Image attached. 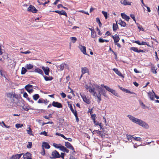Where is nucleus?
Segmentation results:
<instances>
[{"label": "nucleus", "mask_w": 159, "mask_h": 159, "mask_svg": "<svg viewBox=\"0 0 159 159\" xmlns=\"http://www.w3.org/2000/svg\"><path fill=\"white\" fill-rule=\"evenodd\" d=\"M67 103H68V107H69V108H70V109L71 110V112H72V113L74 115H75V113H77V112L76 111L75 109L74 110L73 109L72 106L71 104L70 103V102H68Z\"/></svg>", "instance_id": "obj_19"}, {"label": "nucleus", "mask_w": 159, "mask_h": 159, "mask_svg": "<svg viewBox=\"0 0 159 159\" xmlns=\"http://www.w3.org/2000/svg\"><path fill=\"white\" fill-rule=\"evenodd\" d=\"M65 148V147L64 146L61 145L60 146V147L59 148L61 151L63 152Z\"/></svg>", "instance_id": "obj_52"}, {"label": "nucleus", "mask_w": 159, "mask_h": 159, "mask_svg": "<svg viewBox=\"0 0 159 159\" xmlns=\"http://www.w3.org/2000/svg\"><path fill=\"white\" fill-rule=\"evenodd\" d=\"M140 104H141V106H142V107L143 108L145 109L146 108H147L148 107L147 106H146L143 103V102H141Z\"/></svg>", "instance_id": "obj_54"}, {"label": "nucleus", "mask_w": 159, "mask_h": 159, "mask_svg": "<svg viewBox=\"0 0 159 159\" xmlns=\"http://www.w3.org/2000/svg\"><path fill=\"white\" fill-rule=\"evenodd\" d=\"M65 67H68V65L64 63L61 64L59 66V68L60 69L59 70L61 71L63 70H64Z\"/></svg>", "instance_id": "obj_25"}, {"label": "nucleus", "mask_w": 159, "mask_h": 159, "mask_svg": "<svg viewBox=\"0 0 159 159\" xmlns=\"http://www.w3.org/2000/svg\"><path fill=\"white\" fill-rule=\"evenodd\" d=\"M23 154V153H21L20 154L13 155L10 157L9 159H19L20 158L21 156Z\"/></svg>", "instance_id": "obj_16"}, {"label": "nucleus", "mask_w": 159, "mask_h": 159, "mask_svg": "<svg viewBox=\"0 0 159 159\" xmlns=\"http://www.w3.org/2000/svg\"><path fill=\"white\" fill-rule=\"evenodd\" d=\"M50 157L51 159L60 158V154L57 150H55L52 152V157Z\"/></svg>", "instance_id": "obj_4"}, {"label": "nucleus", "mask_w": 159, "mask_h": 159, "mask_svg": "<svg viewBox=\"0 0 159 159\" xmlns=\"http://www.w3.org/2000/svg\"><path fill=\"white\" fill-rule=\"evenodd\" d=\"M111 37L114 39V43L118 42L120 40L119 35L117 34H116L114 35H111Z\"/></svg>", "instance_id": "obj_9"}, {"label": "nucleus", "mask_w": 159, "mask_h": 159, "mask_svg": "<svg viewBox=\"0 0 159 159\" xmlns=\"http://www.w3.org/2000/svg\"><path fill=\"white\" fill-rule=\"evenodd\" d=\"M26 68L28 70H30L32 69L33 67V66L31 64H26Z\"/></svg>", "instance_id": "obj_34"}, {"label": "nucleus", "mask_w": 159, "mask_h": 159, "mask_svg": "<svg viewBox=\"0 0 159 159\" xmlns=\"http://www.w3.org/2000/svg\"><path fill=\"white\" fill-rule=\"evenodd\" d=\"M33 86L31 85L28 84L26 85L25 87V89L29 93H32L33 91V89H31Z\"/></svg>", "instance_id": "obj_13"}, {"label": "nucleus", "mask_w": 159, "mask_h": 159, "mask_svg": "<svg viewBox=\"0 0 159 159\" xmlns=\"http://www.w3.org/2000/svg\"><path fill=\"white\" fill-rule=\"evenodd\" d=\"M65 146L67 148L69 149H70L73 150V152H75V151L74 150V148L70 143L68 142H65Z\"/></svg>", "instance_id": "obj_10"}, {"label": "nucleus", "mask_w": 159, "mask_h": 159, "mask_svg": "<svg viewBox=\"0 0 159 159\" xmlns=\"http://www.w3.org/2000/svg\"><path fill=\"white\" fill-rule=\"evenodd\" d=\"M27 131L28 134H29L31 135L34 136L33 134L32 133V130H27Z\"/></svg>", "instance_id": "obj_51"}, {"label": "nucleus", "mask_w": 159, "mask_h": 159, "mask_svg": "<svg viewBox=\"0 0 159 159\" xmlns=\"http://www.w3.org/2000/svg\"><path fill=\"white\" fill-rule=\"evenodd\" d=\"M113 70L114 71V72L116 73V74L120 76H122V75L121 72L119 71L118 69L114 68L113 69Z\"/></svg>", "instance_id": "obj_29"}, {"label": "nucleus", "mask_w": 159, "mask_h": 159, "mask_svg": "<svg viewBox=\"0 0 159 159\" xmlns=\"http://www.w3.org/2000/svg\"><path fill=\"white\" fill-rule=\"evenodd\" d=\"M97 36V34L95 31H94L93 32H92L91 37L92 38H96Z\"/></svg>", "instance_id": "obj_41"}, {"label": "nucleus", "mask_w": 159, "mask_h": 159, "mask_svg": "<svg viewBox=\"0 0 159 159\" xmlns=\"http://www.w3.org/2000/svg\"><path fill=\"white\" fill-rule=\"evenodd\" d=\"M39 134L44 135L46 136H48V135L47 134V133L45 131L40 133Z\"/></svg>", "instance_id": "obj_43"}, {"label": "nucleus", "mask_w": 159, "mask_h": 159, "mask_svg": "<svg viewBox=\"0 0 159 159\" xmlns=\"http://www.w3.org/2000/svg\"><path fill=\"white\" fill-rule=\"evenodd\" d=\"M23 96L25 98H26L28 100H30V98H29L28 97V95L27 93L26 92H25L24 93Z\"/></svg>", "instance_id": "obj_49"}, {"label": "nucleus", "mask_w": 159, "mask_h": 159, "mask_svg": "<svg viewBox=\"0 0 159 159\" xmlns=\"http://www.w3.org/2000/svg\"><path fill=\"white\" fill-rule=\"evenodd\" d=\"M102 92L101 91H98V95H97V96L96 97H97L98 100V103H99L100 102V101H101L102 99L101 98V93Z\"/></svg>", "instance_id": "obj_28"}, {"label": "nucleus", "mask_w": 159, "mask_h": 159, "mask_svg": "<svg viewBox=\"0 0 159 159\" xmlns=\"http://www.w3.org/2000/svg\"><path fill=\"white\" fill-rule=\"evenodd\" d=\"M105 89L106 90L111 92L115 96H117V93L116 92L115 90L111 89L109 87H105Z\"/></svg>", "instance_id": "obj_11"}, {"label": "nucleus", "mask_w": 159, "mask_h": 159, "mask_svg": "<svg viewBox=\"0 0 159 159\" xmlns=\"http://www.w3.org/2000/svg\"><path fill=\"white\" fill-rule=\"evenodd\" d=\"M127 116L132 122L142 126L144 128L148 129L149 128L148 124L142 120L136 118L130 115H128Z\"/></svg>", "instance_id": "obj_1"}, {"label": "nucleus", "mask_w": 159, "mask_h": 159, "mask_svg": "<svg viewBox=\"0 0 159 159\" xmlns=\"http://www.w3.org/2000/svg\"><path fill=\"white\" fill-rule=\"evenodd\" d=\"M54 12L59 14L60 15H63L65 16L66 17H67V13L66 11L64 10H61V11L56 10Z\"/></svg>", "instance_id": "obj_18"}, {"label": "nucleus", "mask_w": 159, "mask_h": 159, "mask_svg": "<svg viewBox=\"0 0 159 159\" xmlns=\"http://www.w3.org/2000/svg\"><path fill=\"white\" fill-rule=\"evenodd\" d=\"M118 28V25L116 22V24L113 23V30L114 31H116L117 30Z\"/></svg>", "instance_id": "obj_30"}, {"label": "nucleus", "mask_w": 159, "mask_h": 159, "mask_svg": "<svg viewBox=\"0 0 159 159\" xmlns=\"http://www.w3.org/2000/svg\"><path fill=\"white\" fill-rule=\"evenodd\" d=\"M132 137V138H133L134 140L138 141H142L140 137H133L131 136L130 137Z\"/></svg>", "instance_id": "obj_37"}, {"label": "nucleus", "mask_w": 159, "mask_h": 159, "mask_svg": "<svg viewBox=\"0 0 159 159\" xmlns=\"http://www.w3.org/2000/svg\"><path fill=\"white\" fill-rule=\"evenodd\" d=\"M27 146V148H31L32 146V143L31 142H29Z\"/></svg>", "instance_id": "obj_50"}, {"label": "nucleus", "mask_w": 159, "mask_h": 159, "mask_svg": "<svg viewBox=\"0 0 159 159\" xmlns=\"http://www.w3.org/2000/svg\"><path fill=\"white\" fill-rule=\"evenodd\" d=\"M80 96L82 98L84 102L87 104H89L91 103V101L90 99L88 98L84 94H80Z\"/></svg>", "instance_id": "obj_7"}, {"label": "nucleus", "mask_w": 159, "mask_h": 159, "mask_svg": "<svg viewBox=\"0 0 159 159\" xmlns=\"http://www.w3.org/2000/svg\"><path fill=\"white\" fill-rule=\"evenodd\" d=\"M93 122L94 124L95 125H99V126H100L101 129H102V125H101V124H102L101 123H99L98 122L97 123L96 122V121L95 120V121H93Z\"/></svg>", "instance_id": "obj_46"}, {"label": "nucleus", "mask_w": 159, "mask_h": 159, "mask_svg": "<svg viewBox=\"0 0 159 159\" xmlns=\"http://www.w3.org/2000/svg\"><path fill=\"white\" fill-rule=\"evenodd\" d=\"M98 41L100 43H102L104 42V39L101 38H99L98 39Z\"/></svg>", "instance_id": "obj_62"}, {"label": "nucleus", "mask_w": 159, "mask_h": 159, "mask_svg": "<svg viewBox=\"0 0 159 159\" xmlns=\"http://www.w3.org/2000/svg\"><path fill=\"white\" fill-rule=\"evenodd\" d=\"M27 71V70L25 68L23 67L22 68L21 74V75H24Z\"/></svg>", "instance_id": "obj_35"}, {"label": "nucleus", "mask_w": 159, "mask_h": 159, "mask_svg": "<svg viewBox=\"0 0 159 159\" xmlns=\"http://www.w3.org/2000/svg\"><path fill=\"white\" fill-rule=\"evenodd\" d=\"M41 153L43 156H44L45 155V150L44 148H42V151L41 152Z\"/></svg>", "instance_id": "obj_58"}, {"label": "nucleus", "mask_w": 159, "mask_h": 159, "mask_svg": "<svg viewBox=\"0 0 159 159\" xmlns=\"http://www.w3.org/2000/svg\"><path fill=\"white\" fill-rule=\"evenodd\" d=\"M157 69L156 68V67L154 66H152L151 68V71L154 74H156L157 72L156 70Z\"/></svg>", "instance_id": "obj_32"}, {"label": "nucleus", "mask_w": 159, "mask_h": 159, "mask_svg": "<svg viewBox=\"0 0 159 159\" xmlns=\"http://www.w3.org/2000/svg\"><path fill=\"white\" fill-rule=\"evenodd\" d=\"M85 88L87 90L89 91L90 93H92V95L93 96H97V93L94 90V88L92 89L90 86H89L87 84L85 85Z\"/></svg>", "instance_id": "obj_2"}, {"label": "nucleus", "mask_w": 159, "mask_h": 159, "mask_svg": "<svg viewBox=\"0 0 159 159\" xmlns=\"http://www.w3.org/2000/svg\"><path fill=\"white\" fill-rule=\"evenodd\" d=\"M91 117L92 120L93 121H95V120L96 119V115L95 114H92L91 115Z\"/></svg>", "instance_id": "obj_48"}, {"label": "nucleus", "mask_w": 159, "mask_h": 159, "mask_svg": "<svg viewBox=\"0 0 159 159\" xmlns=\"http://www.w3.org/2000/svg\"><path fill=\"white\" fill-rule=\"evenodd\" d=\"M52 105L54 107L58 108H61L62 107V106L61 103L53 101L52 103Z\"/></svg>", "instance_id": "obj_8"}, {"label": "nucleus", "mask_w": 159, "mask_h": 159, "mask_svg": "<svg viewBox=\"0 0 159 159\" xmlns=\"http://www.w3.org/2000/svg\"><path fill=\"white\" fill-rule=\"evenodd\" d=\"M34 72H37L42 75H43V71L41 69L39 68H37L35 69L34 70Z\"/></svg>", "instance_id": "obj_27"}, {"label": "nucleus", "mask_w": 159, "mask_h": 159, "mask_svg": "<svg viewBox=\"0 0 159 159\" xmlns=\"http://www.w3.org/2000/svg\"><path fill=\"white\" fill-rule=\"evenodd\" d=\"M115 45H116L119 48H120L121 47V46L120 44L119 43H118V42H116V43H115Z\"/></svg>", "instance_id": "obj_63"}, {"label": "nucleus", "mask_w": 159, "mask_h": 159, "mask_svg": "<svg viewBox=\"0 0 159 159\" xmlns=\"http://www.w3.org/2000/svg\"><path fill=\"white\" fill-rule=\"evenodd\" d=\"M42 148H45L46 149H49L50 148V146L48 143L47 142H43L42 145Z\"/></svg>", "instance_id": "obj_20"}, {"label": "nucleus", "mask_w": 159, "mask_h": 159, "mask_svg": "<svg viewBox=\"0 0 159 159\" xmlns=\"http://www.w3.org/2000/svg\"><path fill=\"white\" fill-rule=\"evenodd\" d=\"M33 97L34 100H37L39 98V96L38 94H36L33 95Z\"/></svg>", "instance_id": "obj_36"}, {"label": "nucleus", "mask_w": 159, "mask_h": 159, "mask_svg": "<svg viewBox=\"0 0 159 159\" xmlns=\"http://www.w3.org/2000/svg\"><path fill=\"white\" fill-rule=\"evenodd\" d=\"M79 12H82L83 13H84L85 14H86L87 15H89V13L88 12H86L83 10H81L79 11Z\"/></svg>", "instance_id": "obj_64"}, {"label": "nucleus", "mask_w": 159, "mask_h": 159, "mask_svg": "<svg viewBox=\"0 0 159 159\" xmlns=\"http://www.w3.org/2000/svg\"><path fill=\"white\" fill-rule=\"evenodd\" d=\"M22 124H17L15 126L16 128L18 129L20 128H21L23 126Z\"/></svg>", "instance_id": "obj_44"}, {"label": "nucleus", "mask_w": 159, "mask_h": 159, "mask_svg": "<svg viewBox=\"0 0 159 159\" xmlns=\"http://www.w3.org/2000/svg\"><path fill=\"white\" fill-rule=\"evenodd\" d=\"M130 16L133 20L135 22L136 21L135 16L134 15L131 14L130 15Z\"/></svg>", "instance_id": "obj_55"}, {"label": "nucleus", "mask_w": 159, "mask_h": 159, "mask_svg": "<svg viewBox=\"0 0 159 159\" xmlns=\"http://www.w3.org/2000/svg\"><path fill=\"white\" fill-rule=\"evenodd\" d=\"M23 155V157L24 159H32L31 158L32 154L29 152H27L25 154Z\"/></svg>", "instance_id": "obj_14"}, {"label": "nucleus", "mask_w": 159, "mask_h": 159, "mask_svg": "<svg viewBox=\"0 0 159 159\" xmlns=\"http://www.w3.org/2000/svg\"><path fill=\"white\" fill-rule=\"evenodd\" d=\"M42 68L45 74L46 75H49V73L50 71V70L49 68L48 67H47L46 68H45L44 66H42Z\"/></svg>", "instance_id": "obj_17"}, {"label": "nucleus", "mask_w": 159, "mask_h": 159, "mask_svg": "<svg viewBox=\"0 0 159 159\" xmlns=\"http://www.w3.org/2000/svg\"><path fill=\"white\" fill-rule=\"evenodd\" d=\"M105 89L106 90L111 92L115 96H117V93L116 92L115 90L111 89L109 87H105Z\"/></svg>", "instance_id": "obj_12"}, {"label": "nucleus", "mask_w": 159, "mask_h": 159, "mask_svg": "<svg viewBox=\"0 0 159 159\" xmlns=\"http://www.w3.org/2000/svg\"><path fill=\"white\" fill-rule=\"evenodd\" d=\"M27 11L29 12H31L33 13H37L38 10L34 7L30 5L27 9Z\"/></svg>", "instance_id": "obj_6"}, {"label": "nucleus", "mask_w": 159, "mask_h": 159, "mask_svg": "<svg viewBox=\"0 0 159 159\" xmlns=\"http://www.w3.org/2000/svg\"><path fill=\"white\" fill-rule=\"evenodd\" d=\"M52 145L54 147L57 148H59L60 146L61 145L60 144H57L55 143H53Z\"/></svg>", "instance_id": "obj_39"}, {"label": "nucleus", "mask_w": 159, "mask_h": 159, "mask_svg": "<svg viewBox=\"0 0 159 159\" xmlns=\"http://www.w3.org/2000/svg\"><path fill=\"white\" fill-rule=\"evenodd\" d=\"M79 48L81 52H82L84 54L87 55L86 52V47L84 46L81 45L79 47Z\"/></svg>", "instance_id": "obj_21"}, {"label": "nucleus", "mask_w": 159, "mask_h": 159, "mask_svg": "<svg viewBox=\"0 0 159 159\" xmlns=\"http://www.w3.org/2000/svg\"><path fill=\"white\" fill-rule=\"evenodd\" d=\"M121 16L122 18L126 21H128L130 19V17L129 16H127L124 13H121Z\"/></svg>", "instance_id": "obj_22"}, {"label": "nucleus", "mask_w": 159, "mask_h": 159, "mask_svg": "<svg viewBox=\"0 0 159 159\" xmlns=\"http://www.w3.org/2000/svg\"><path fill=\"white\" fill-rule=\"evenodd\" d=\"M21 53L24 54H28L31 53V52L30 51H27L26 52H21Z\"/></svg>", "instance_id": "obj_57"}, {"label": "nucleus", "mask_w": 159, "mask_h": 159, "mask_svg": "<svg viewBox=\"0 0 159 159\" xmlns=\"http://www.w3.org/2000/svg\"><path fill=\"white\" fill-rule=\"evenodd\" d=\"M102 13L103 15L105 17V19H106L107 18V12L102 11Z\"/></svg>", "instance_id": "obj_42"}, {"label": "nucleus", "mask_w": 159, "mask_h": 159, "mask_svg": "<svg viewBox=\"0 0 159 159\" xmlns=\"http://www.w3.org/2000/svg\"><path fill=\"white\" fill-rule=\"evenodd\" d=\"M44 102V99L43 98L39 99L38 101V102L39 103H43Z\"/></svg>", "instance_id": "obj_45"}, {"label": "nucleus", "mask_w": 159, "mask_h": 159, "mask_svg": "<svg viewBox=\"0 0 159 159\" xmlns=\"http://www.w3.org/2000/svg\"><path fill=\"white\" fill-rule=\"evenodd\" d=\"M61 95L63 98H65L66 96V94L63 92H62V93H61Z\"/></svg>", "instance_id": "obj_60"}, {"label": "nucleus", "mask_w": 159, "mask_h": 159, "mask_svg": "<svg viewBox=\"0 0 159 159\" xmlns=\"http://www.w3.org/2000/svg\"><path fill=\"white\" fill-rule=\"evenodd\" d=\"M148 96L150 98V100H154V94H153L151 92H149L148 93Z\"/></svg>", "instance_id": "obj_31"}, {"label": "nucleus", "mask_w": 159, "mask_h": 159, "mask_svg": "<svg viewBox=\"0 0 159 159\" xmlns=\"http://www.w3.org/2000/svg\"><path fill=\"white\" fill-rule=\"evenodd\" d=\"M75 116V118H76V120L77 122H78L79 121V119L78 117V116H77V113H75V115H74Z\"/></svg>", "instance_id": "obj_53"}, {"label": "nucleus", "mask_w": 159, "mask_h": 159, "mask_svg": "<svg viewBox=\"0 0 159 159\" xmlns=\"http://www.w3.org/2000/svg\"><path fill=\"white\" fill-rule=\"evenodd\" d=\"M96 21L99 24V27H101L102 25V24L100 21L99 19L98 18H96Z\"/></svg>", "instance_id": "obj_40"}, {"label": "nucleus", "mask_w": 159, "mask_h": 159, "mask_svg": "<svg viewBox=\"0 0 159 159\" xmlns=\"http://www.w3.org/2000/svg\"><path fill=\"white\" fill-rule=\"evenodd\" d=\"M117 22H118V24L120 25L121 26L125 27L126 25V23L122 21L121 19L117 20Z\"/></svg>", "instance_id": "obj_23"}, {"label": "nucleus", "mask_w": 159, "mask_h": 159, "mask_svg": "<svg viewBox=\"0 0 159 159\" xmlns=\"http://www.w3.org/2000/svg\"><path fill=\"white\" fill-rule=\"evenodd\" d=\"M81 72L82 74L81 76V77L82 76V75L86 73L89 72V70L86 67H82L81 68Z\"/></svg>", "instance_id": "obj_24"}, {"label": "nucleus", "mask_w": 159, "mask_h": 159, "mask_svg": "<svg viewBox=\"0 0 159 159\" xmlns=\"http://www.w3.org/2000/svg\"><path fill=\"white\" fill-rule=\"evenodd\" d=\"M97 31H98V34L100 35H101L102 34V33L100 31V30L98 29V27H97Z\"/></svg>", "instance_id": "obj_59"}, {"label": "nucleus", "mask_w": 159, "mask_h": 159, "mask_svg": "<svg viewBox=\"0 0 159 159\" xmlns=\"http://www.w3.org/2000/svg\"><path fill=\"white\" fill-rule=\"evenodd\" d=\"M96 87L98 89H99L100 90V91L101 92H102L103 90L102 89V88L99 86L98 85H97L96 86Z\"/></svg>", "instance_id": "obj_61"}, {"label": "nucleus", "mask_w": 159, "mask_h": 159, "mask_svg": "<svg viewBox=\"0 0 159 159\" xmlns=\"http://www.w3.org/2000/svg\"><path fill=\"white\" fill-rule=\"evenodd\" d=\"M45 80L46 81L51 80L53 79V78L52 76L48 77L46 76H43Z\"/></svg>", "instance_id": "obj_33"}, {"label": "nucleus", "mask_w": 159, "mask_h": 159, "mask_svg": "<svg viewBox=\"0 0 159 159\" xmlns=\"http://www.w3.org/2000/svg\"><path fill=\"white\" fill-rule=\"evenodd\" d=\"M6 95L7 97L11 98H15L17 99L18 98V95L13 92L7 93H6Z\"/></svg>", "instance_id": "obj_5"}, {"label": "nucleus", "mask_w": 159, "mask_h": 159, "mask_svg": "<svg viewBox=\"0 0 159 159\" xmlns=\"http://www.w3.org/2000/svg\"><path fill=\"white\" fill-rule=\"evenodd\" d=\"M147 45L149 47H150L151 46L150 45L149 43H146L145 42H144L143 41H142L141 42V45Z\"/></svg>", "instance_id": "obj_38"}, {"label": "nucleus", "mask_w": 159, "mask_h": 159, "mask_svg": "<svg viewBox=\"0 0 159 159\" xmlns=\"http://www.w3.org/2000/svg\"><path fill=\"white\" fill-rule=\"evenodd\" d=\"M91 130L92 132L97 133L98 135L102 137H104L105 136V133L104 131V130H100V131L99 130H94L93 131H92V130Z\"/></svg>", "instance_id": "obj_3"}, {"label": "nucleus", "mask_w": 159, "mask_h": 159, "mask_svg": "<svg viewBox=\"0 0 159 159\" xmlns=\"http://www.w3.org/2000/svg\"><path fill=\"white\" fill-rule=\"evenodd\" d=\"M120 3L121 4H123L124 5H131V2H129L128 1L124 0L120 1Z\"/></svg>", "instance_id": "obj_26"}, {"label": "nucleus", "mask_w": 159, "mask_h": 159, "mask_svg": "<svg viewBox=\"0 0 159 159\" xmlns=\"http://www.w3.org/2000/svg\"><path fill=\"white\" fill-rule=\"evenodd\" d=\"M65 154L64 153H61V155L60 154V157H61L62 159H64V156Z\"/></svg>", "instance_id": "obj_56"}, {"label": "nucleus", "mask_w": 159, "mask_h": 159, "mask_svg": "<svg viewBox=\"0 0 159 159\" xmlns=\"http://www.w3.org/2000/svg\"><path fill=\"white\" fill-rule=\"evenodd\" d=\"M70 39L73 43H75L77 40V39L75 37H71Z\"/></svg>", "instance_id": "obj_47"}, {"label": "nucleus", "mask_w": 159, "mask_h": 159, "mask_svg": "<svg viewBox=\"0 0 159 159\" xmlns=\"http://www.w3.org/2000/svg\"><path fill=\"white\" fill-rule=\"evenodd\" d=\"M130 50H132L134 52L138 53L144 52L143 50L142 49L138 50L137 48L134 47H131L130 48Z\"/></svg>", "instance_id": "obj_15"}]
</instances>
